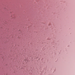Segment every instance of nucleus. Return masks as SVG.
<instances>
[{"mask_svg": "<svg viewBox=\"0 0 75 75\" xmlns=\"http://www.w3.org/2000/svg\"><path fill=\"white\" fill-rule=\"evenodd\" d=\"M27 61H28L27 60H26V63H27Z\"/></svg>", "mask_w": 75, "mask_h": 75, "instance_id": "1", "label": "nucleus"}]
</instances>
